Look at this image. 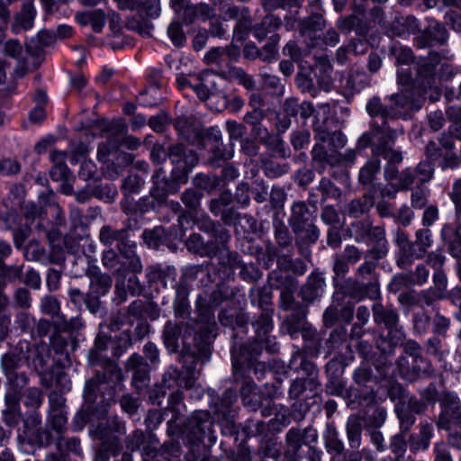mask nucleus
Instances as JSON below:
<instances>
[{
    "instance_id": "nucleus-1",
    "label": "nucleus",
    "mask_w": 461,
    "mask_h": 461,
    "mask_svg": "<svg viewBox=\"0 0 461 461\" xmlns=\"http://www.w3.org/2000/svg\"><path fill=\"white\" fill-rule=\"evenodd\" d=\"M253 327L257 333V339L253 342L241 345L239 348L235 346L231 350L232 366L235 371L244 367H250L251 366H255L256 373L258 369H265L266 366L264 363L257 362L254 364L253 360L261 354L264 343H267L268 340L267 336L273 328L271 319L268 315L262 314L253 323Z\"/></svg>"
},
{
    "instance_id": "nucleus-2",
    "label": "nucleus",
    "mask_w": 461,
    "mask_h": 461,
    "mask_svg": "<svg viewBox=\"0 0 461 461\" xmlns=\"http://www.w3.org/2000/svg\"><path fill=\"white\" fill-rule=\"evenodd\" d=\"M366 112L372 117L370 122V131L365 132L358 139V146L365 149L368 147L373 137L390 138L388 131H393L389 124V120L393 121L396 118V113L393 107L385 106L382 104L380 98L373 97L366 104Z\"/></svg>"
},
{
    "instance_id": "nucleus-3",
    "label": "nucleus",
    "mask_w": 461,
    "mask_h": 461,
    "mask_svg": "<svg viewBox=\"0 0 461 461\" xmlns=\"http://www.w3.org/2000/svg\"><path fill=\"white\" fill-rule=\"evenodd\" d=\"M439 61L437 54H431L429 58L420 60L415 65L416 77L413 78L409 67L401 68L397 71L398 84L405 87L417 89L419 95L424 94L427 88H430L435 80V68Z\"/></svg>"
},
{
    "instance_id": "nucleus-4",
    "label": "nucleus",
    "mask_w": 461,
    "mask_h": 461,
    "mask_svg": "<svg viewBox=\"0 0 461 461\" xmlns=\"http://www.w3.org/2000/svg\"><path fill=\"white\" fill-rule=\"evenodd\" d=\"M109 137L105 142L100 143L97 150L99 161L105 162L108 157L116 152L120 147L135 150L140 146V140L131 135H126V125L122 120L111 122L105 128Z\"/></svg>"
},
{
    "instance_id": "nucleus-5",
    "label": "nucleus",
    "mask_w": 461,
    "mask_h": 461,
    "mask_svg": "<svg viewBox=\"0 0 461 461\" xmlns=\"http://www.w3.org/2000/svg\"><path fill=\"white\" fill-rule=\"evenodd\" d=\"M438 426L447 430L449 443L459 447L457 431L461 428V410L457 403H451L444 407L439 415Z\"/></svg>"
},
{
    "instance_id": "nucleus-6",
    "label": "nucleus",
    "mask_w": 461,
    "mask_h": 461,
    "mask_svg": "<svg viewBox=\"0 0 461 461\" xmlns=\"http://www.w3.org/2000/svg\"><path fill=\"white\" fill-rule=\"evenodd\" d=\"M152 183L153 186L150 189V195L158 203L165 202L169 194L176 193L180 187V184L176 180L167 178L161 167L153 174Z\"/></svg>"
},
{
    "instance_id": "nucleus-7",
    "label": "nucleus",
    "mask_w": 461,
    "mask_h": 461,
    "mask_svg": "<svg viewBox=\"0 0 461 461\" xmlns=\"http://www.w3.org/2000/svg\"><path fill=\"white\" fill-rule=\"evenodd\" d=\"M388 135H390L388 140L386 138L382 139L380 137H373V140L370 145L374 146L375 152L378 156H383L388 160V164L396 165L402 160L401 152L394 150L392 148L394 143L397 131L396 130H393L388 131Z\"/></svg>"
},
{
    "instance_id": "nucleus-8",
    "label": "nucleus",
    "mask_w": 461,
    "mask_h": 461,
    "mask_svg": "<svg viewBox=\"0 0 461 461\" xmlns=\"http://www.w3.org/2000/svg\"><path fill=\"white\" fill-rule=\"evenodd\" d=\"M290 367L295 371L304 372L306 375L304 379H306L311 391H313L319 385L317 380L318 370L315 365L309 361L300 349L294 352L290 361Z\"/></svg>"
},
{
    "instance_id": "nucleus-9",
    "label": "nucleus",
    "mask_w": 461,
    "mask_h": 461,
    "mask_svg": "<svg viewBox=\"0 0 461 461\" xmlns=\"http://www.w3.org/2000/svg\"><path fill=\"white\" fill-rule=\"evenodd\" d=\"M446 113L451 124L448 127L447 134L442 135L440 143L443 148L453 149L455 140H461V108L459 106H450Z\"/></svg>"
},
{
    "instance_id": "nucleus-10",
    "label": "nucleus",
    "mask_w": 461,
    "mask_h": 461,
    "mask_svg": "<svg viewBox=\"0 0 461 461\" xmlns=\"http://www.w3.org/2000/svg\"><path fill=\"white\" fill-rule=\"evenodd\" d=\"M372 310L375 322L384 324L389 332L394 330L395 332L399 333L398 339H401L402 333L397 329L399 321L397 312L391 307L384 306L378 303L373 305Z\"/></svg>"
},
{
    "instance_id": "nucleus-11",
    "label": "nucleus",
    "mask_w": 461,
    "mask_h": 461,
    "mask_svg": "<svg viewBox=\"0 0 461 461\" xmlns=\"http://www.w3.org/2000/svg\"><path fill=\"white\" fill-rule=\"evenodd\" d=\"M126 369L132 371V384L137 389H141L149 381V366L144 362L141 356L138 354L131 355L126 362Z\"/></svg>"
},
{
    "instance_id": "nucleus-12",
    "label": "nucleus",
    "mask_w": 461,
    "mask_h": 461,
    "mask_svg": "<svg viewBox=\"0 0 461 461\" xmlns=\"http://www.w3.org/2000/svg\"><path fill=\"white\" fill-rule=\"evenodd\" d=\"M447 40L446 29L438 22L431 20L429 21L428 26L419 36L417 44L420 48L431 46L436 43L442 44Z\"/></svg>"
},
{
    "instance_id": "nucleus-13",
    "label": "nucleus",
    "mask_w": 461,
    "mask_h": 461,
    "mask_svg": "<svg viewBox=\"0 0 461 461\" xmlns=\"http://www.w3.org/2000/svg\"><path fill=\"white\" fill-rule=\"evenodd\" d=\"M312 221V215L304 202H295L292 206V214L289 224L295 233L304 232V230Z\"/></svg>"
},
{
    "instance_id": "nucleus-14",
    "label": "nucleus",
    "mask_w": 461,
    "mask_h": 461,
    "mask_svg": "<svg viewBox=\"0 0 461 461\" xmlns=\"http://www.w3.org/2000/svg\"><path fill=\"white\" fill-rule=\"evenodd\" d=\"M176 276V268L171 266L162 267L159 264H156L146 268V276L150 284L161 282L164 286H167V284L174 286Z\"/></svg>"
},
{
    "instance_id": "nucleus-15",
    "label": "nucleus",
    "mask_w": 461,
    "mask_h": 461,
    "mask_svg": "<svg viewBox=\"0 0 461 461\" xmlns=\"http://www.w3.org/2000/svg\"><path fill=\"white\" fill-rule=\"evenodd\" d=\"M286 442L290 448L294 452L298 451L302 446L310 445L317 440L318 435L316 429L312 428L291 429L286 433Z\"/></svg>"
},
{
    "instance_id": "nucleus-16",
    "label": "nucleus",
    "mask_w": 461,
    "mask_h": 461,
    "mask_svg": "<svg viewBox=\"0 0 461 461\" xmlns=\"http://www.w3.org/2000/svg\"><path fill=\"white\" fill-rule=\"evenodd\" d=\"M366 242L373 244V248L368 250V255L374 259H380L386 256L388 252V241L385 237V230L384 227H373Z\"/></svg>"
},
{
    "instance_id": "nucleus-17",
    "label": "nucleus",
    "mask_w": 461,
    "mask_h": 461,
    "mask_svg": "<svg viewBox=\"0 0 461 461\" xmlns=\"http://www.w3.org/2000/svg\"><path fill=\"white\" fill-rule=\"evenodd\" d=\"M239 56V50L233 46L227 48L216 47L207 51L203 57V61L207 65L215 64L217 66L228 65L230 60H234Z\"/></svg>"
},
{
    "instance_id": "nucleus-18",
    "label": "nucleus",
    "mask_w": 461,
    "mask_h": 461,
    "mask_svg": "<svg viewBox=\"0 0 461 461\" xmlns=\"http://www.w3.org/2000/svg\"><path fill=\"white\" fill-rule=\"evenodd\" d=\"M396 365L400 375L408 381H412L421 374L429 372V366L421 363L416 364V362H413V359H411V363L406 357H400L397 359Z\"/></svg>"
},
{
    "instance_id": "nucleus-19",
    "label": "nucleus",
    "mask_w": 461,
    "mask_h": 461,
    "mask_svg": "<svg viewBox=\"0 0 461 461\" xmlns=\"http://www.w3.org/2000/svg\"><path fill=\"white\" fill-rule=\"evenodd\" d=\"M325 280L318 275H311L306 284L301 288V296L303 301L313 302L323 294Z\"/></svg>"
},
{
    "instance_id": "nucleus-20",
    "label": "nucleus",
    "mask_w": 461,
    "mask_h": 461,
    "mask_svg": "<svg viewBox=\"0 0 461 461\" xmlns=\"http://www.w3.org/2000/svg\"><path fill=\"white\" fill-rule=\"evenodd\" d=\"M120 254L128 261L129 269L134 273L142 271V264L140 257L136 254V243L131 241L129 237L117 247Z\"/></svg>"
},
{
    "instance_id": "nucleus-21",
    "label": "nucleus",
    "mask_w": 461,
    "mask_h": 461,
    "mask_svg": "<svg viewBox=\"0 0 461 461\" xmlns=\"http://www.w3.org/2000/svg\"><path fill=\"white\" fill-rule=\"evenodd\" d=\"M169 158L172 163L179 164L184 170H190L198 162L197 155L192 150H185L183 145H176L170 149Z\"/></svg>"
},
{
    "instance_id": "nucleus-22",
    "label": "nucleus",
    "mask_w": 461,
    "mask_h": 461,
    "mask_svg": "<svg viewBox=\"0 0 461 461\" xmlns=\"http://www.w3.org/2000/svg\"><path fill=\"white\" fill-rule=\"evenodd\" d=\"M282 24V21L279 17L269 14L264 17L260 23L256 24L253 27V35L259 41L265 40L268 34H276Z\"/></svg>"
},
{
    "instance_id": "nucleus-23",
    "label": "nucleus",
    "mask_w": 461,
    "mask_h": 461,
    "mask_svg": "<svg viewBox=\"0 0 461 461\" xmlns=\"http://www.w3.org/2000/svg\"><path fill=\"white\" fill-rule=\"evenodd\" d=\"M433 428L429 423L420 425V432L410 437V447L412 451L425 450L429 447Z\"/></svg>"
},
{
    "instance_id": "nucleus-24",
    "label": "nucleus",
    "mask_w": 461,
    "mask_h": 461,
    "mask_svg": "<svg viewBox=\"0 0 461 461\" xmlns=\"http://www.w3.org/2000/svg\"><path fill=\"white\" fill-rule=\"evenodd\" d=\"M443 240L447 244L448 249L453 257L459 258L461 257V235L459 228L450 224H446L441 230Z\"/></svg>"
},
{
    "instance_id": "nucleus-25",
    "label": "nucleus",
    "mask_w": 461,
    "mask_h": 461,
    "mask_svg": "<svg viewBox=\"0 0 461 461\" xmlns=\"http://www.w3.org/2000/svg\"><path fill=\"white\" fill-rule=\"evenodd\" d=\"M323 439L325 447L329 453L340 455L344 452V443L339 438V433L333 424H327L326 429L323 433Z\"/></svg>"
},
{
    "instance_id": "nucleus-26",
    "label": "nucleus",
    "mask_w": 461,
    "mask_h": 461,
    "mask_svg": "<svg viewBox=\"0 0 461 461\" xmlns=\"http://www.w3.org/2000/svg\"><path fill=\"white\" fill-rule=\"evenodd\" d=\"M210 425L211 423L209 422V415L207 412H195L187 425L192 434L193 440H202Z\"/></svg>"
},
{
    "instance_id": "nucleus-27",
    "label": "nucleus",
    "mask_w": 461,
    "mask_h": 461,
    "mask_svg": "<svg viewBox=\"0 0 461 461\" xmlns=\"http://www.w3.org/2000/svg\"><path fill=\"white\" fill-rule=\"evenodd\" d=\"M362 423L356 415L348 417L346 424L347 438L352 449H358L361 446Z\"/></svg>"
},
{
    "instance_id": "nucleus-28",
    "label": "nucleus",
    "mask_w": 461,
    "mask_h": 461,
    "mask_svg": "<svg viewBox=\"0 0 461 461\" xmlns=\"http://www.w3.org/2000/svg\"><path fill=\"white\" fill-rule=\"evenodd\" d=\"M127 237V230L114 229L110 225L103 226L99 232V240L105 246L115 244L118 247Z\"/></svg>"
},
{
    "instance_id": "nucleus-29",
    "label": "nucleus",
    "mask_w": 461,
    "mask_h": 461,
    "mask_svg": "<svg viewBox=\"0 0 461 461\" xmlns=\"http://www.w3.org/2000/svg\"><path fill=\"white\" fill-rule=\"evenodd\" d=\"M182 326L167 321L164 328L163 338L166 348L170 352H176L179 348Z\"/></svg>"
},
{
    "instance_id": "nucleus-30",
    "label": "nucleus",
    "mask_w": 461,
    "mask_h": 461,
    "mask_svg": "<svg viewBox=\"0 0 461 461\" xmlns=\"http://www.w3.org/2000/svg\"><path fill=\"white\" fill-rule=\"evenodd\" d=\"M186 246L190 251L197 254L212 256L215 253L214 242H204L203 237L198 233H193L187 240Z\"/></svg>"
},
{
    "instance_id": "nucleus-31",
    "label": "nucleus",
    "mask_w": 461,
    "mask_h": 461,
    "mask_svg": "<svg viewBox=\"0 0 461 461\" xmlns=\"http://www.w3.org/2000/svg\"><path fill=\"white\" fill-rule=\"evenodd\" d=\"M225 78L230 82H236L245 87L248 91H252L256 87V82L252 76L249 75L241 68L232 67L226 73Z\"/></svg>"
},
{
    "instance_id": "nucleus-32",
    "label": "nucleus",
    "mask_w": 461,
    "mask_h": 461,
    "mask_svg": "<svg viewBox=\"0 0 461 461\" xmlns=\"http://www.w3.org/2000/svg\"><path fill=\"white\" fill-rule=\"evenodd\" d=\"M375 379V376L374 375L372 369L366 365L360 366L353 373V380L355 384L361 388H366V393L367 394L373 393V388L369 384L373 383Z\"/></svg>"
},
{
    "instance_id": "nucleus-33",
    "label": "nucleus",
    "mask_w": 461,
    "mask_h": 461,
    "mask_svg": "<svg viewBox=\"0 0 461 461\" xmlns=\"http://www.w3.org/2000/svg\"><path fill=\"white\" fill-rule=\"evenodd\" d=\"M212 256L217 257L219 265L224 270H233L240 264V260L238 259V254L230 252L224 246L221 249H218L217 246H215V253H212L211 257Z\"/></svg>"
},
{
    "instance_id": "nucleus-34",
    "label": "nucleus",
    "mask_w": 461,
    "mask_h": 461,
    "mask_svg": "<svg viewBox=\"0 0 461 461\" xmlns=\"http://www.w3.org/2000/svg\"><path fill=\"white\" fill-rule=\"evenodd\" d=\"M241 396L244 405L256 409L259 402V396L257 392L256 384L251 381H245V383L241 386Z\"/></svg>"
},
{
    "instance_id": "nucleus-35",
    "label": "nucleus",
    "mask_w": 461,
    "mask_h": 461,
    "mask_svg": "<svg viewBox=\"0 0 461 461\" xmlns=\"http://www.w3.org/2000/svg\"><path fill=\"white\" fill-rule=\"evenodd\" d=\"M380 160L378 158H374L369 159L359 171L358 179L360 183L363 185L372 183L380 171Z\"/></svg>"
},
{
    "instance_id": "nucleus-36",
    "label": "nucleus",
    "mask_w": 461,
    "mask_h": 461,
    "mask_svg": "<svg viewBox=\"0 0 461 461\" xmlns=\"http://www.w3.org/2000/svg\"><path fill=\"white\" fill-rule=\"evenodd\" d=\"M113 284V279L108 275H96L91 278L90 287L94 294L104 295Z\"/></svg>"
},
{
    "instance_id": "nucleus-37",
    "label": "nucleus",
    "mask_w": 461,
    "mask_h": 461,
    "mask_svg": "<svg viewBox=\"0 0 461 461\" xmlns=\"http://www.w3.org/2000/svg\"><path fill=\"white\" fill-rule=\"evenodd\" d=\"M432 240H431V232L428 229H422L416 231V241L414 243V246L419 247V252L415 253L416 258H422L427 249L431 246Z\"/></svg>"
},
{
    "instance_id": "nucleus-38",
    "label": "nucleus",
    "mask_w": 461,
    "mask_h": 461,
    "mask_svg": "<svg viewBox=\"0 0 461 461\" xmlns=\"http://www.w3.org/2000/svg\"><path fill=\"white\" fill-rule=\"evenodd\" d=\"M192 14L194 17L189 19V22H193L194 18H199L203 21L212 19L214 16V10L206 4H199L191 7L186 8L185 15V17Z\"/></svg>"
},
{
    "instance_id": "nucleus-39",
    "label": "nucleus",
    "mask_w": 461,
    "mask_h": 461,
    "mask_svg": "<svg viewBox=\"0 0 461 461\" xmlns=\"http://www.w3.org/2000/svg\"><path fill=\"white\" fill-rule=\"evenodd\" d=\"M279 36L272 34L268 37L267 43L260 50V59L263 61H271L277 56V44Z\"/></svg>"
},
{
    "instance_id": "nucleus-40",
    "label": "nucleus",
    "mask_w": 461,
    "mask_h": 461,
    "mask_svg": "<svg viewBox=\"0 0 461 461\" xmlns=\"http://www.w3.org/2000/svg\"><path fill=\"white\" fill-rule=\"evenodd\" d=\"M372 229L373 226L367 220L357 221L351 224V231L355 234V239L357 242L366 241Z\"/></svg>"
},
{
    "instance_id": "nucleus-41",
    "label": "nucleus",
    "mask_w": 461,
    "mask_h": 461,
    "mask_svg": "<svg viewBox=\"0 0 461 461\" xmlns=\"http://www.w3.org/2000/svg\"><path fill=\"white\" fill-rule=\"evenodd\" d=\"M36 15V11L32 4H26L17 15V22L25 30L31 29L33 24V20Z\"/></svg>"
},
{
    "instance_id": "nucleus-42",
    "label": "nucleus",
    "mask_w": 461,
    "mask_h": 461,
    "mask_svg": "<svg viewBox=\"0 0 461 461\" xmlns=\"http://www.w3.org/2000/svg\"><path fill=\"white\" fill-rule=\"evenodd\" d=\"M232 200V194L230 192H222L218 198L210 202L209 209L212 213L218 216L224 211V207L231 203Z\"/></svg>"
},
{
    "instance_id": "nucleus-43",
    "label": "nucleus",
    "mask_w": 461,
    "mask_h": 461,
    "mask_svg": "<svg viewBox=\"0 0 461 461\" xmlns=\"http://www.w3.org/2000/svg\"><path fill=\"white\" fill-rule=\"evenodd\" d=\"M199 267H191L186 269L180 278L179 284H175L176 286V299H187L188 297V286L186 285V278L188 276H194L199 270Z\"/></svg>"
},
{
    "instance_id": "nucleus-44",
    "label": "nucleus",
    "mask_w": 461,
    "mask_h": 461,
    "mask_svg": "<svg viewBox=\"0 0 461 461\" xmlns=\"http://www.w3.org/2000/svg\"><path fill=\"white\" fill-rule=\"evenodd\" d=\"M50 427L58 434H62L67 429L68 419L63 410L56 409L54 412H50Z\"/></svg>"
},
{
    "instance_id": "nucleus-45",
    "label": "nucleus",
    "mask_w": 461,
    "mask_h": 461,
    "mask_svg": "<svg viewBox=\"0 0 461 461\" xmlns=\"http://www.w3.org/2000/svg\"><path fill=\"white\" fill-rule=\"evenodd\" d=\"M403 351L410 356L413 362L421 363L429 366V363L421 357V347L415 340H408L403 344Z\"/></svg>"
},
{
    "instance_id": "nucleus-46",
    "label": "nucleus",
    "mask_w": 461,
    "mask_h": 461,
    "mask_svg": "<svg viewBox=\"0 0 461 461\" xmlns=\"http://www.w3.org/2000/svg\"><path fill=\"white\" fill-rule=\"evenodd\" d=\"M236 268H240V276L244 281L254 282L261 277L259 269L254 264H246L240 261Z\"/></svg>"
},
{
    "instance_id": "nucleus-47",
    "label": "nucleus",
    "mask_w": 461,
    "mask_h": 461,
    "mask_svg": "<svg viewBox=\"0 0 461 461\" xmlns=\"http://www.w3.org/2000/svg\"><path fill=\"white\" fill-rule=\"evenodd\" d=\"M167 35L173 44L176 47L183 46L186 41L182 25L178 22H173L169 24L167 28Z\"/></svg>"
},
{
    "instance_id": "nucleus-48",
    "label": "nucleus",
    "mask_w": 461,
    "mask_h": 461,
    "mask_svg": "<svg viewBox=\"0 0 461 461\" xmlns=\"http://www.w3.org/2000/svg\"><path fill=\"white\" fill-rule=\"evenodd\" d=\"M204 230L206 231H212L216 241L220 242L221 245H224L230 239V235L226 229L221 227L219 223L216 224L212 221H207L205 222Z\"/></svg>"
},
{
    "instance_id": "nucleus-49",
    "label": "nucleus",
    "mask_w": 461,
    "mask_h": 461,
    "mask_svg": "<svg viewBox=\"0 0 461 461\" xmlns=\"http://www.w3.org/2000/svg\"><path fill=\"white\" fill-rule=\"evenodd\" d=\"M205 104L212 111L221 112L228 106L229 102L223 92H217L212 93Z\"/></svg>"
},
{
    "instance_id": "nucleus-50",
    "label": "nucleus",
    "mask_w": 461,
    "mask_h": 461,
    "mask_svg": "<svg viewBox=\"0 0 461 461\" xmlns=\"http://www.w3.org/2000/svg\"><path fill=\"white\" fill-rule=\"evenodd\" d=\"M416 182L417 176L415 171L414 169L409 167L400 174L398 182H395V184H393V185L395 186L397 190H407Z\"/></svg>"
},
{
    "instance_id": "nucleus-51",
    "label": "nucleus",
    "mask_w": 461,
    "mask_h": 461,
    "mask_svg": "<svg viewBox=\"0 0 461 461\" xmlns=\"http://www.w3.org/2000/svg\"><path fill=\"white\" fill-rule=\"evenodd\" d=\"M414 171L417 176V183L423 184L432 178L434 168L430 161H424L420 162Z\"/></svg>"
},
{
    "instance_id": "nucleus-52",
    "label": "nucleus",
    "mask_w": 461,
    "mask_h": 461,
    "mask_svg": "<svg viewBox=\"0 0 461 461\" xmlns=\"http://www.w3.org/2000/svg\"><path fill=\"white\" fill-rule=\"evenodd\" d=\"M196 187L211 192L219 185V179L215 176L197 175L194 178Z\"/></svg>"
},
{
    "instance_id": "nucleus-53",
    "label": "nucleus",
    "mask_w": 461,
    "mask_h": 461,
    "mask_svg": "<svg viewBox=\"0 0 461 461\" xmlns=\"http://www.w3.org/2000/svg\"><path fill=\"white\" fill-rule=\"evenodd\" d=\"M202 197L203 193L195 189H187L182 194L181 200L186 207L194 210L199 206Z\"/></svg>"
},
{
    "instance_id": "nucleus-54",
    "label": "nucleus",
    "mask_w": 461,
    "mask_h": 461,
    "mask_svg": "<svg viewBox=\"0 0 461 461\" xmlns=\"http://www.w3.org/2000/svg\"><path fill=\"white\" fill-rule=\"evenodd\" d=\"M429 191L425 188H416L412 190L411 195V206L415 209H422L427 205Z\"/></svg>"
},
{
    "instance_id": "nucleus-55",
    "label": "nucleus",
    "mask_w": 461,
    "mask_h": 461,
    "mask_svg": "<svg viewBox=\"0 0 461 461\" xmlns=\"http://www.w3.org/2000/svg\"><path fill=\"white\" fill-rule=\"evenodd\" d=\"M412 274H402L395 276L389 284V289L393 293H398L402 287L414 285Z\"/></svg>"
},
{
    "instance_id": "nucleus-56",
    "label": "nucleus",
    "mask_w": 461,
    "mask_h": 461,
    "mask_svg": "<svg viewBox=\"0 0 461 461\" xmlns=\"http://www.w3.org/2000/svg\"><path fill=\"white\" fill-rule=\"evenodd\" d=\"M175 128L179 132V134L183 135V137L187 140H192L193 133L194 137H198L199 132L194 131L191 125L188 123L185 118H177L175 122Z\"/></svg>"
},
{
    "instance_id": "nucleus-57",
    "label": "nucleus",
    "mask_w": 461,
    "mask_h": 461,
    "mask_svg": "<svg viewBox=\"0 0 461 461\" xmlns=\"http://www.w3.org/2000/svg\"><path fill=\"white\" fill-rule=\"evenodd\" d=\"M14 302L16 307L28 309L32 304V296L29 290L18 288L14 294Z\"/></svg>"
},
{
    "instance_id": "nucleus-58",
    "label": "nucleus",
    "mask_w": 461,
    "mask_h": 461,
    "mask_svg": "<svg viewBox=\"0 0 461 461\" xmlns=\"http://www.w3.org/2000/svg\"><path fill=\"white\" fill-rule=\"evenodd\" d=\"M390 449L395 455L396 460L400 461L406 450V440L402 435H395L390 442Z\"/></svg>"
},
{
    "instance_id": "nucleus-59",
    "label": "nucleus",
    "mask_w": 461,
    "mask_h": 461,
    "mask_svg": "<svg viewBox=\"0 0 461 461\" xmlns=\"http://www.w3.org/2000/svg\"><path fill=\"white\" fill-rule=\"evenodd\" d=\"M310 141V132L307 130L294 131L291 134V143L295 149H303Z\"/></svg>"
},
{
    "instance_id": "nucleus-60",
    "label": "nucleus",
    "mask_w": 461,
    "mask_h": 461,
    "mask_svg": "<svg viewBox=\"0 0 461 461\" xmlns=\"http://www.w3.org/2000/svg\"><path fill=\"white\" fill-rule=\"evenodd\" d=\"M261 77H263V84L265 87L270 88L276 95L283 94L284 86L276 76L263 73L261 74Z\"/></svg>"
},
{
    "instance_id": "nucleus-61",
    "label": "nucleus",
    "mask_w": 461,
    "mask_h": 461,
    "mask_svg": "<svg viewBox=\"0 0 461 461\" xmlns=\"http://www.w3.org/2000/svg\"><path fill=\"white\" fill-rule=\"evenodd\" d=\"M41 309L45 314L55 315L59 311V303L54 296L47 295L41 300Z\"/></svg>"
},
{
    "instance_id": "nucleus-62",
    "label": "nucleus",
    "mask_w": 461,
    "mask_h": 461,
    "mask_svg": "<svg viewBox=\"0 0 461 461\" xmlns=\"http://www.w3.org/2000/svg\"><path fill=\"white\" fill-rule=\"evenodd\" d=\"M88 17H91L90 25L92 26L93 30L96 32H100L106 22L104 11L101 9L89 11Z\"/></svg>"
},
{
    "instance_id": "nucleus-63",
    "label": "nucleus",
    "mask_w": 461,
    "mask_h": 461,
    "mask_svg": "<svg viewBox=\"0 0 461 461\" xmlns=\"http://www.w3.org/2000/svg\"><path fill=\"white\" fill-rule=\"evenodd\" d=\"M59 327L63 331L74 332L81 330L84 327V323L82 319L78 316L73 317L68 321L62 317L60 322L59 323Z\"/></svg>"
},
{
    "instance_id": "nucleus-64",
    "label": "nucleus",
    "mask_w": 461,
    "mask_h": 461,
    "mask_svg": "<svg viewBox=\"0 0 461 461\" xmlns=\"http://www.w3.org/2000/svg\"><path fill=\"white\" fill-rule=\"evenodd\" d=\"M400 420L401 429L406 433L415 422V416L409 410H400L397 411Z\"/></svg>"
}]
</instances>
